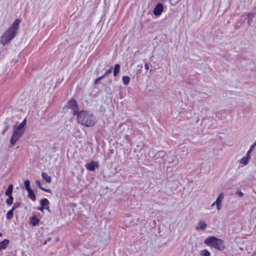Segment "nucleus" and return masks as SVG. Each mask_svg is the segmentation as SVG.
<instances>
[{
  "label": "nucleus",
  "mask_w": 256,
  "mask_h": 256,
  "mask_svg": "<svg viewBox=\"0 0 256 256\" xmlns=\"http://www.w3.org/2000/svg\"><path fill=\"white\" fill-rule=\"evenodd\" d=\"M22 21L20 18H17L14 20L10 27L4 32L0 37V42L5 46L16 36V32L20 27V24Z\"/></svg>",
  "instance_id": "1"
},
{
  "label": "nucleus",
  "mask_w": 256,
  "mask_h": 256,
  "mask_svg": "<svg viewBox=\"0 0 256 256\" xmlns=\"http://www.w3.org/2000/svg\"><path fill=\"white\" fill-rule=\"evenodd\" d=\"M77 120L78 123L87 127L92 126L96 122L94 116L86 110L80 112L78 114Z\"/></svg>",
  "instance_id": "2"
},
{
  "label": "nucleus",
  "mask_w": 256,
  "mask_h": 256,
  "mask_svg": "<svg viewBox=\"0 0 256 256\" xmlns=\"http://www.w3.org/2000/svg\"><path fill=\"white\" fill-rule=\"evenodd\" d=\"M26 124V120H24L18 125L16 124L14 126V132L12 134L10 142L12 146L14 145L16 141L23 135L24 132V126Z\"/></svg>",
  "instance_id": "3"
},
{
  "label": "nucleus",
  "mask_w": 256,
  "mask_h": 256,
  "mask_svg": "<svg viewBox=\"0 0 256 256\" xmlns=\"http://www.w3.org/2000/svg\"><path fill=\"white\" fill-rule=\"evenodd\" d=\"M204 244L212 248L220 250H222L225 248L223 240L214 236H210L204 240Z\"/></svg>",
  "instance_id": "4"
},
{
  "label": "nucleus",
  "mask_w": 256,
  "mask_h": 256,
  "mask_svg": "<svg viewBox=\"0 0 256 256\" xmlns=\"http://www.w3.org/2000/svg\"><path fill=\"white\" fill-rule=\"evenodd\" d=\"M68 108H70L73 111L74 115H78V106L77 102L74 100H71L68 103Z\"/></svg>",
  "instance_id": "5"
},
{
  "label": "nucleus",
  "mask_w": 256,
  "mask_h": 256,
  "mask_svg": "<svg viewBox=\"0 0 256 256\" xmlns=\"http://www.w3.org/2000/svg\"><path fill=\"white\" fill-rule=\"evenodd\" d=\"M164 10V6L162 3H158L154 7L153 13L156 16H160Z\"/></svg>",
  "instance_id": "6"
},
{
  "label": "nucleus",
  "mask_w": 256,
  "mask_h": 256,
  "mask_svg": "<svg viewBox=\"0 0 256 256\" xmlns=\"http://www.w3.org/2000/svg\"><path fill=\"white\" fill-rule=\"evenodd\" d=\"M98 162L96 161H92L90 162L86 165V168L91 172L94 171L96 168H98Z\"/></svg>",
  "instance_id": "7"
},
{
  "label": "nucleus",
  "mask_w": 256,
  "mask_h": 256,
  "mask_svg": "<svg viewBox=\"0 0 256 256\" xmlns=\"http://www.w3.org/2000/svg\"><path fill=\"white\" fill-rule=\"evenodd\" d=\"M208 226V224L202 220L198 222V225L195 229L197 230H205Z\"/></svg>",
  "instance_id": "8"
},
{
  "label": "nucleus",
  "mask_w": 256,
  "mask_h": 256,
  "mask_svg": "<svg viewBox=\"0 0 256 256\" xmlns=\"http://www.w3.org/2000/svg\"><path fill=\"white\" fill-rule=\"evenodd\" d=\"M255 13H247L246 16V19H248V26L251 24L253 18L255 16Z\"/></svg>",
  "instance_id": "9"
},
{
  "label": "nucleus",
  "mask_w": 256,
  "mask_h": 256,
  "mask_svg": "<svg viewBox=\"0 0 256 256\" xmlns=\"http://www.w3.org/2000/svg\"><path fill=\"white\" fill-rule=\"evenodd\" d=\"M40 221V219H38L36 216H32L30 218V224H31L32 226H36L39 223Z\"/></svg>",
  "instance_id": "10"
},
{
  "label": "nucleus",
  "mask_w": 256,
  "mask_h": 256,
  "mask_svg": "<svg viewBox=\"0 0 256 256\" xmlns=\"http://www.w3.org/2000/svg\"><path fill=\"white\" fill-rule=\"evenodd\" d=\"M9 240L8 239H4L0 242V250H4L6 248L7 246L9 244Z\"/></svg>",
  "instance_id": "11"
},
{
  "label": "nucleus",
  "mask_w": 256,
  "mask_h": 256,
  "mask_svg": "<svg viewBox=\"0 0 256 256\" xmlns=\"http://www.w3.org/2000/svg\"><path fill=\"white\" fill-rule=\"evenodd\" d=\"M42 178L48 183H50L52 182L51 176H48L46 172H43L42 174Z\"/></svg>",
  "instance_id": "12"
},
{
  "label": "nucleus",
  "mask_w": 256,
  "mask_h": 256,
  "mask_svg": "<svg viewBox=\"0 0 256 256\" xmlns=\"http://www.w3.org/2000/svg\"><path fill=\"white\" fill-rule=\"evenodd\" d=\"M28 196L32 200L35 201L36 200V197L35 194L32 190H28Z\"/></svg>",
  "instance_id": "13"
},
{
  "label": "nucleus",
  "mask_w": 256,
  "mask_h": 256,
  "mask_svg": "<svg viewBox=\"0 0 256 256\" xmlns=\"http://www.w3.org/2000/svg\"><path fill=\"white\" fill-rule=\"evenodd\" d=\"M12 190H13V186L12 184H10L6 190V192H5V194L6 196H12Z\"/></svg>",
  "instance_id": "14"
},
{
  "label": "nucleus",
  "mask_w": 256,
  "mask_h": 256,
  "mask_svg": "<svg viewBox=\"0 0 256 256\" xmlns=\"http://www.w3.org/2000/svg\"><path fill=\"white\" fill-rule=\"evenodd\" d=\"M120 64H116L114 66V76H118V74L119 72H120Z\"/></svg>",
  "instance_id": "15"
},
{
  "label": "nucleus",
  "mask_w": 256,
  "mask_h": 256,
  "mask_svg": "<svg viewBox=\"0 0 256 256\" xmlns=\"http://www.w3.org/2000/svg\"><path fill=\"white\" fill-rule=\"evenodd\" d=\"M40 205H42L43 207H46L48 206L49 204V201L47 198H42L40 201Z\"/></svg>",
  "instance_id": "16"
},
{
  "label": "nucleus",
  "mask_w": 256,
  "mask_h": 256,
  "mask_svg": "<svg viewBox=\"0 0 256 256\" xmlns=\"http://www.w3.org/2000/svg\"><path fill=\"white\" fill-rule=\"evenodd\" d=\"M200 254L202 256H210V254L207 250H203L200 251Z\"/></svg>",
  "instance_id": "17"
},
{
  "label": "nucleus",
  "mask_w": 256,
  "mask_h": 256,
  "mask_svg": "<svg viewBox=\"0 0 256 256\" xmlns=\"http://www.w3.org/2000/svg\"><path fill=\"white\" fill-rule=\"evenodd\" d=\"M224 196L222 193H221L218 196L216 200L215 201L216 204H221L222 200L224 199Z\"/></svg>",
  "instance_id": "18"
},
{
  "label": "nucleus",
  "mask_w": 256,
  "mask_h": 256,
  "mask_svg": "<svg viewBox=\"0 0 256 256\" xmlns=\"http://www.w3.org/2000/svg\"><path fill=\"white\" fill-rule=\"evenodd\" d=\"M8 198L6 200V202L8 206L11 205L13 202V197L12 196H8Z\"/></svg>",
  "instance_id": "19"
},
{
  "label": "nucleus",
  "mask_w": 256,
  "mask_h": 256,
  "mask_svg": "<svg viewBox=\"0 0 256 256\" xmlns=\"http://www.w3.org/2000/svg\"><path fill=\"white\" fill-rule=\"evenodd\" d=\"M24 186L27 190H32L30 186V181L28 180H26L24 182Z\"/></svg>",
  "instance_id": "20"
},
{
  "label": "nucleus",
  "mask_w": 256,
  "mask_h": 256,
  "mask_svg": "<svg viewBox=\"0 0 256 256\" xmlns=\"http://www.w3.org/2000/svg\"><path fill=\"white\" fill-rule=\"evenodd\" d=\"M130 81V78L128 76H124L122 78V82L124 84H128Z\"/></svg>",
  "instance_id": "21"
},
{
  "label": "nucleus",
  "mask_w": 256,
  "mask_h": 256,
  "mask_svg": "<svg viewBox=\"0 0 256 256\" xmlns=\"http://www.w3.org/2000/svg\"><path fill=\"white\" fill-rule=\"evenodd\" d=\"M250 158V157H248V156L246 155V157H244L241 160V162L244 165L247 164Z\"/></svg>",
  "instance_id": "22"
},
{
  "label": "nucleus",
  "mask_w": 256,
  "mask_h": 256,
  "mask_svg": "<svg viewBox=\"0 0 256 256\" xmlns=\"http://www.w3.org/2000/svg\"><path fill=\"white\" fill-rule=\"evenodd\" d=\"M14 214L12 210H8L6 214V218L10 220L13 218Z\"/></svg>",
  "instance_id": "23"
},
{
  "label": "nucleus",
  "mask_w": 256,
  "mask_h": 256,
  "mask_svg": "<svg viewBox=\"0 0 256 256\" xmlns=\"http://www.w3.org/2000/svg\"><path fill=\"white\" fill-rule=\"evenodd\" d=\"M4 129L2 132V134L4 133L9 128V124H8L7 122H4Z\"/></svg>",
  "instance_id": "24"
},
{
  "label": "nucleus",
  "mask_w": 256,
  "mask_h": 256,
  "mask_svg": "<svg viewBox=\"0 0 256 256\" xmlns=\"http://www.w3.org/2000/svg\"><path fill=\"white\" fill-rule=\"evenodd\" d=\"M113 68L111 67L108 70H106L104 76H105L106 75L110 74L112 72Z\"/></svg>",
  "instance_id": "25"
},
{
  "label": "nucleus",
  "mask_w": 256,
  "mask_h": 256,
  "mask_svg": "<svg viewBox=\"0 0 256 256\" xmlns=\"http://www.w3.org/2000/svg\"><path fill=\"white\" fill-rule=\"evenodd\" d=\"M104 78V75H102V76L97 78L95 80H94V84H96L100 80H102V79H103Z\"/></svg>",
  "instance_id": "26"
},
{
  "label": "nucleus",
  "mask_w": 256,
  "mask_h": 256,
  "mask_svg": "<svg viewBox=\"0 0 256 256\" xmlns=\"http://www.w3.org/2000/svg\"><path fill=\"white\" fill-rule=\"evenodd\" d=\"M254 148L253 147V146H250V150H248V151L246 153V155L248 156V157H250V152L253 150Z\"/></svg>",
  "instance_id": "27"
},
{
  "label": "nucleus",
  "mask_w": 256,
  "mask_h": 256,
  "mask_svg": "<svg viewBox=\"0 0 256 256\" xmlns=\"http://www.w3.org/2000/svg\"><path fill=\"white\" fill-rule=\"evenodd\" d=\"M36 186L40 188L41 189V188H42V186L41 185V184H40V182L39 180H37L36 182Z\"/></svg>",
  "instance_id": "28"
},
{
  "label": "nucleus",
  "mask_w": 256,
  "mask_h": 256,
  "mask_svg": "<svg viewBox=\"0 0 256 256\" xmlns=\"http://www.w3.org/2000/svg\"><path fill=\"white\" fill-rule=\"evenodd\" d=\"M21 205V202H15L14 204V207H15L16 208H18Z\"/></svg>",
  "instance_id": "29"
},
{
  "label": "nucleus",
  "mask_w": 256,
  "mask_h": 256,
  "mask_svg": "<svg viewBox=\"0 0 256 256\" xmlns=\"http://www.w3.org/2000/svg\"><path fill=\"white\" fill-rule=\"evenodd\" d=\"M41 190H44V192H50L51 190L50 189H47L44 187L41 188Z\"/></svg>",
  "instance_id": "30"
},
{
  "label": "nucleus",
  "mask_w": 256,
  "mask_h": 256,
  "mask_svg": "<svg viewBox=\"0 0 256 256\" xmlns=\"http://www.w3.org/2000/svg\"><path fill=\"white\" fill-rule=\"evenodd\" d=\"M164 154H165V152H164V151H160V152H158V156H164Z\"/></svg>",
  "instance_id": "31"
},
{
  "label": "nucleus",
  "mask_w": 256,
  "mask_h": 256,
  "mask_svg": "<svg viewBox=\"0 0 256 256\" xmlns=\"http://www.w3.org/2000/svg\"><path fill=\"white\" fill-rule=\"evenodd\" d=\"M216 208L218 210H220L221 209L222 206L221 204H216Z\"/></svg>",
  "instance_id": "32"
},
{
  "label": "nucleus",
  "mask_w": 256,
  "mask_h": 256,
  "mask_svg": "<svg viewBox=\"0 0 256 256\" xmlns=\"http://www.w3.org/2000/svg\"><path fill=\"white\" fill-rule=\"evenodd\" d=\"M236 194H238V196L240 197H242V196H244L243 193L241 191H238L236 192Z\"/></svg>",
  "instance_id": "33"
},
{
  "label": "nucleus",
  "mask_w": 256,
  "mask_h": 256,
  "mask_svg": "<svg viewBox=\"0 0 256 256\" xmlns=\"http://www.w3.org/2000/svg\"><path fill=\"white\" fill-rule=\"evenodd\" d=\"M145 68L146 70H148L150 68V64L148 62H146L144 65Z\"/></svg>",
  "instance_id": "34"
},
{
  "label": "nucleus",
  "mask_w": 256,
  "mask_h": 256,
  "mask_svg": "<svg viewBox=\"0 0 256 256\" xmlns=\"http://www.w3.org/2000/svg\"><path fill=\"white\" fill-rule=\"evenodd\" d=\"M51 240V238L48 237L46 238L45 242H44V244H47L48 242H50Z\"/></svg>",
  "instance_id": "35"
},
{
  "label": "nucleus",
  "mask_w": 256,
  "mask_h": 256,
  "mask_svg": "<svg viewBox=\"0 0 256 256\" xmlns=\"http://www.w3.org/2000/svg\"><path fill=\"white\" fill-rule=\"evenodd\" d=\"M44 207H43L42 205H41V206H40V207H38V210H41V211H42V210H44Z\"/></svg>",
  "instance_id": "36"
},
{
  "label": "nucleus",
  "mask_w": 256,
  "mask_h": 256,
  "mask_svg": "<svg viewBox=\"0 0 256 256\" xmlns=\"http://www.w3.org/2000/svg\"><path fill=\"white\" fill-rule=\"evenodd\" d=\"M16 208L15 207H14V206H13L12 208L10 210H12V212H14V210L16 209Z\"/></svg>",
  "instance_id": "37"
},
{
  "label": "nucleus",
  "mask_w": 256,
  "mask_h": 256,
  "mask_svg": "<svg viewBox=\"0 0 256 256\" xmlns=\"http://www.w3.org/2000/svg\"><path fill=\"white\" fill-rule=\"evenodd\" d=\"M44 208L48 210L49 212H50V210L49 209V206H48L46 207H44Z\"/></svg>",
  "instance_id": "38"
},
{
  "label": "nucleus",
  "mask_w": 256,
  "mask_h": 256,
  "mask_svg": "<svg viewBox=\"0 0 256 256\" xmlns=\"http://www.w3.org/2000/svg\"><path fill=\"white\" fill-rule=\"evenodd\" d=\"M256 146V140L254 142L252 145V146H253L254 148Z\"/></svg>",
  "instance_id": "39"
},
{
  "label": "nucleus",
  "mask_w": 256,
  "mask_h": 256,
  "mask_svg": "<svg viewBox=\"0 0 256 256\" xmlns=\"http://www.w3.org/2000/svg\"><path fill=\"white\" fill-rule=\"evenodd\" d=\"M214 205H216V203H215V202H214L212 204V206H214Z\"/></svg>",
  "instance_id": "40"
},
{
  "label": "nucleus",
  "mask_w": 256,
  "mask_h": 256,
  "mask_svg": "<svg viewBox=\"0 0 256 256\" xmlns=\"http://www.w3.org/2000/svg\"><path fill=\"white\" fill-rule=\"evenodd\" d=\"M244 22V20H243V21L241 22L240 25H242Z\"/></svg>",
  "instance_id": "41"
},
{
  "label": "nucleus",
  "mask_w": 256,
  "mask_h": 256,
  "mask_svg": "<svg viewBox=\"0 0 256 256\" xmlns=\"http://www.w3.org/2000/svg\"><path fill=\"white\" fill-rule=\"evenodd\" d=\"M2 236V233L0 232V236Z\"/></svg>",
  "instance_id": "42"
}]
</instances>
